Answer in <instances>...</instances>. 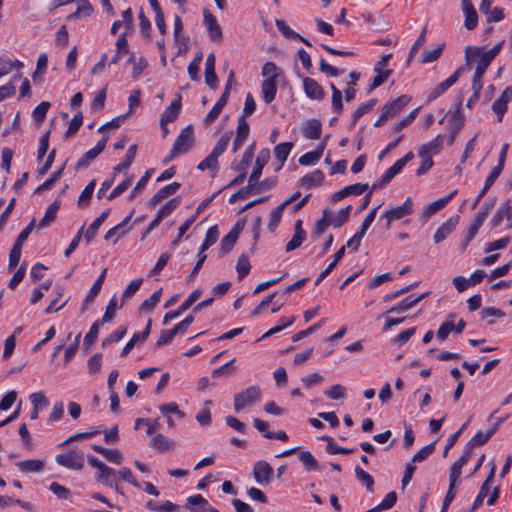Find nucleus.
<instances>
[{"mask_svg": "<svg viewBox=\"0 0 512 512\" xmlns=\"http://www.w3.org/2000/svg\"><path fill=\"white\" fill-rule=\"evenodd\" d=\"M270 156V152L268 149H263L260 151L256 161L254 169L249 177L248 185L244 188H241L236 193L232 194L229 198L231 203H234L239 198H246L249 193H259L262 190L271 189L276 184V178H266L262 182H259V178L262 174L263 167L266 165Z\"/></svg>", "mask_w": 512, "mask_h": 512, "instance_id": "obj_1", "label": "nucleus"}, {"mask_svg": "<svg viewBox=\"0 0 512 512\" xmlns=\"http://www.w3.org/2000/svg\"><path fill=\"white\" fill-rule=\"evenodd\" d=\"M193 143V127L192 125H188L187 127L181 130L180 134L178 135L172 146L170 153L164 160V163H168L174 158H176L178 155L188 152L190 148L193 146Z\"/></svg>", "mask_w": 512, "mask_h": 512, "instance_id": "obj_2", "label": "nucleus"}, {"mask_svg": "<svg viewBox=\"0 0 512 512\" xmlns=\"http://www.w3.org/2000/svg\"><path fill=\"white\" fill-rule=\"evenodd\" d=\"M261 398L259 386L252 385L234 396V411L240 412L248 406H253Z\"/></svg>", "mask_w": 512, "mask_h": 512, "instance_id": "obj_3", "label": "nucleus"}, {"mask_svg": "<svg viewBox=\"0 0 512 512\" xmlns=\"http://www.w3.org/2000/svg\"><path fill=\"white\" fill-rule=\"evenodd\" d=\"M414 203L410 197H407L402 205L392 207L388 209L382 217L386 219V229H389L391 223L397 220H401L414 212Z\"/></svg>", "mask_w": 512, "mask_h": 512, "instance_id": "obj_4", "label": "nucleus"}, {"mask_svg": "<svg viewBox=\"0 0 512 512\" xmlns=\"http://www.w3.org/2000/svg\"><path fill=\"white\" fill-rule=\"evenodd\" d=\"M55 461L58 465L70 470H82L84 466V455L82 452L70 450L66 453L56 456Z\"/></svg>", "mask_w": 512, "mask_h": 512, "instance_id": "obj_5", "label": "nucleus"}, {"mask_svg": "<svg viewBox=\"0 0 512 512\" xmlns=\"http://www.w3.org/2000/svg\"><path fill=\"white\" fill-rule=\"evenodd\" d=\"M274 475V469L265 460L257 461L253 466V477L257 484L266 486L268 485Z\"/></svg>", "mask_w": 512, "mask_h": 512, "instance_id": "obj_6", "label": "nucleus"}, {"mask_svg": "<svg viewBox=\"0 0 512 512\" xmlns=\"http://www.w3.org/2000/svg\"><path fill=\"white\" fill-rule=\"evenodd\" d=\"M465 57L468 64L478 58L476 69H481L484 72L492 62V59L479 47L468 46L465 50Z\"/></svg>", "mask_w": 512, "mask_h": 512, "instance_id": "obj_7", "label": "nucleus"}, {"mask_svg": "<svg viewBox=\"0 0 512 512\" xmlns=\"http://www.w3.org/2000/svg\"><path fill=\"white\" fill-rule=\"evenodd\" d=\"M108 141V137H103L100 139L95 147L88 150L86 153L82 155V157L77 161L75 165V169L79 170L82 168H87L91 162L97 158V156L105 149L106 143Z\"/></svg>", "mask_w": 512, "mask_h": 512, "instance_id": "obj_8", "label": "nucleus"}, {"mask_svg": "<svg viewBox=\"0 0 512 512\" xmlns=\"http://www.w3.org/2000/svg\"><path fill=\"white\" fill-rule=\"evenodd\" d=\"M411 98L407 95H401L391 102L386 103L381 112L388 119L394 118L410 102Z\"/></svg>", "mask_w": 512, "mask_h": 512, "instance_id": "obj_9", "label": "nucleus"}, {"mask_svg": "<svg viewBox=\"0 0 512 512\" xmlns=\"http://www.w3.org/2000/svg\"><path fill=\"white\" fill-rule=\"evenodd\" d=\"M512 99V87H506L501 95L493 102L492 110L498 117V122L502 121L504 114L507 111V104Z\"/></svg>", "mask_w": 512, "mask_h": 512, "instance_id": "obj_10", "label": "nucleus"}, {"mask_svg": "<svg viewBox=\"0 0 512 512\" xmlns=\"http://www.w3.org/2000/svg\"><path fill=\"white\" fill-rule=\"evenodd\" d=\"M459 222V216L455 215L450 217L444 222L435 232L433 240L436 244L444 241L456 228Z\"/></svg>", "mask_w": 512, "mask_h": 512, "instance_id": "obj_11", "label": "nucleus"}, {"mask_svg": "<svg viewBox=\"0 0 512 512\" xmlns=\"http://www.w3.org/2000/svg\"><path fill=\"white\" fill-rule=\"evenodd\" d=\"M203 16L204 24L206 25L210 39L213 41H220L223 34L216 17L208 10H204Z\"/></svg>", "mask_w": 512, "mask_h": 512, "instance_id": "obj_12", "label": "nucleus"}, {"mask_svg": "<svg viewBox=\"0 0 512 512\" xmlns=\"http://www.w3.org/2000/svg\"><path fill=\"white\" fill-rule=\"evenodd\" d=\"M461 8L465 15V28L467 30H473L478 24V14L471 0H461Z\"/></svg>", "mask_w": 512, "mask_h": 512, "instance_id": "obj_13", "label": "nucleus"}, {"mask_svg": "<svg viewBox=\"0 0 512 512\" xmlns=\"http://www.w3.org/2000/svg\"><path fill=\"white\" fill-rule=\"evenodd\" d=\"M303 88L305 94L314 100H323L325 98V92L322 86L314 79L305 77L303 79Z\"/></svg>", "mask_w": 512, "mask_h": 512, "instance_id": "obj_14", "label": "nucleus"}, {"mask_svg": "<svg viewBox=\"0 0 512 512\" xmlns=\"http://www.w3.org/2000/svg\"><path fill=\"white\" fill-rule=\"evenodd\" d=\"M457 193V191H453L447 196L434 200L431 203H429L423 210L422 216L426 219L430 218L432 215L437 213L438 211L442 210L447 203L454 197V195Z\"/></svg>", "mask_w": 512, "mask_h": 512, "instance_id": "obj_15", "label": "nucleus"}, {"mask_svg": "<svg viewBox=\"0 0 512 512\" xmlns=\"http://www.w3.org/2000/svg\"><path fill=\"white\" fill-rule=\"evenodd\" d=\"M369 188L368 184L355 183L346 186L333 194V200L339 201L349 195H360L367 191Z\"/></svg>", "mask_w": 512, "mask_h": 512, "instance_id": "obj_16", "label": "nucleus"}, {"mask_svg": "<svg viewBox=\"0 0 512 512\" xmlns=\"http://www.w3.org/2000/svg\"><path fill=\"white\" fill-rule=\"evenodd\" d=\"M495 471H496V466L494 464H492L490 472H489L487 478L485 479V481L482 483L479 493L473 502L474 508H479L483 504L485 497H487L489 490H490V484L492 483L494 476H495Z\"/></svg>", "mask_w": 512, "mask_h": 512, "instance_id": "obj_17", "label": "nucleus"}, {"mask_svg": "<svg viewBox=\"0 0 512 512\" xmlns=\"http://www.w3.org/2000/svg\"><path fill=\"white\" fill-rule=\"evenodd\" d=\"M326 147V140H323L318 144L314 151L307 152L300 156L298 162L300 165L308 166L315 164L323 155L324 149Z\"/></svg>", "mask_w": 512, "mask_h": 512, "instance_id": "obj_18", "label": "nucleus"}, {"mask_svg": "<svg viewBox=\"0 0 512 512\" xmlns=\"http://www.w3.org/2000/svg\"><path fill=\"white\" fill-rule=\"evenodd\" d=\"M322 124L317 119L308 120L302 128V134L306 139L317 140L321 137Z\"/></svg>", "mask_w": 512, "mask_h": 512, "instance_id": "obj_19", "label": "nucleus"}, {"mask_svg": "<svg viewBox=\"0 0 512 512\" xmlns=\"http://www.w3.org/2000/svg\"><path fill=\"white\" fill-rule=\"evenodd\" d=\"M29 400L33 405V410L31 412L30 418L31 420L38 419L39 412L48 405V399L44 395L43 392L32 393L29 396Z\"/></svg>", "mask_w": 512, "mask_h": 512, "instance_id": "obj_20", "label": "nucleus"}, {"mask_svg": "<svg viewBox=\"0 0 512 512\" xmlns=\"http://www.w3.org/2000/svg\"><path fill=\"white\" fill-rule=\"evenodd\" d=\"M181 108V96L171 102V104L163 111L160 118V125L173 122L177 119Z\"/></svg>", "mask_w": 512, "mask_h": 512, "instance_id": "obj_21", "label": "nucleus"}, {"mask_svg": "<svg viewBox=\"0 0 512 512\" xmlns=\"http://www.w3.org/2000/svg\"><path fill=\"white\" fill-rule=\"evenodd\" d=\"M462 99L460 98L457 103L456 111L450 116L448 122V130L458 134L464 125V116L461 112Z\"/></svg>", "mask_w": 512, "mask_h": 512, "instance_id": "obj_22", "label": "nucleus"}, {"mask_svg": "<svg viewBox=\"0 0 512 512\" xmlns=\"http://www.w3.org/2000/svg\"><path fill=\"white\" fill-rule=\"evenodd\" d=\"M92 449L103 455L110 463L119 465L123 461V455L118 449H107L97 444H93Z\"/></svg>", "mask_w": 512, "mask_h": 512, "instance_id": "obj_23", "label": "nucleus"}, {"mask_svg": "<svg viewBox=\"0 0 512 512\" xmlns=\"http://www.w3.org/2000/svg\"><path fill=\"white\" fill-rule=\"evenodd\" d=\"M181 187V184L178 182H173L171 184H168L158 190L153 197L150 199V205L156 206L160 201H162L164 198L173 195L179 188Z\"/></svg>", "mask_w": 512, "mask_h": 512, "instance_id": "obj_24", "label": "nucleus"}, {"mask_svg": "<svg viewBox=\"0 0 512 512\" xmlns=\"http://www.w3.org/2000/svg\"><path fill=\"white\" fill-rule=\"evenodd\" d=\"M444 137L442 135L436 136L428 143L422 145L418 151V156L438 154L441 150Z\"/></svg>", "mask_w": 512, "mask_h": 512, "instance_id": "obj_25", "label": "nucleus"}, {"mask_svg": "<svg viewBox=\"0 0 512 512\" xmlns=\"http://www.w3.org/2000/svg\"><path fill=\"white\" fill-rule=\"evenodd\" d=\"M149 445L151 448L164 453L174 447V442L169 440L163 434L158 433L150 440Z\"/></svg>", "mask_w": 512, "mask_h": 512, "instance_id": "obj_26", "label": "nucleus"}, {"mask_svg": "<svg viewBox=\"0 0 512 512\" xmlns=\"http://www.w3.org/2000/svg\"><path fill=\"white\" fill-rule=\"evenodd\" d=\"M261 91L265 103H271L277 93V81H274L272 78L265 79L261 84Z\"/></svg>", "mask_w": 512, "mask_h": 512, "instance_id": "obj_27", "label": "nucleus"}, {"mask_svg": "<svg viewBox=\"0 0 512 512\" xmlns=\"http://www.w3.org/2000/svg\"><path fill=\"white\" fill-rule=\"evenodd\" d=\"M404 164L397 160L382 176L380 182L378 184H373L372 190L376 189L377 187L384 186L388 184L403 168Z\"/></svg>", "mask_w": 512, "mask_h": 512, "instance_id": "obj_28", "label": "nucleus"}, {"mask_svg": "<svg viewBox=\"0 0 512 512\" xmlns=\"http://www.w3.org/2000/svg\"><path fill=\"white\" fill-rule=\"evenodd\" d=\"M116 471L105 463L98 469L96 479L97 481L113 486L115 484Z\"/></svg>", "mask_w": 512, "mask_h": 512, "instance_id": "obj_29", "label": "nucleus"}, {"mask_svg": "<svg viewBox=\"0 0 512 512\" xmlns=\"http://www.w3.org/2000/svg\"><path fill=\"white\" fill-rule=\"evenodd\" d=\"M16 466L23 473L41 472L44 468V461L39 459L23 460L17 462Z\"/></svg>", "mask_w": 512, "mask_h": 512, "instance_id": "obj_30", "label": "nucleus"}, {"mask_svg": "<svg viewBox=\"0 0 512 512\" xmlns=\"http://www.w3.org/2000/svg\"><path fill=\"white\" fill-rule=\"evenodd\" d=\"M60 207V201L55 200L53 201L48 208L46 209V212L43 216V218L38 223V228H44L48 226L50 223H52L57 216V212Z\"/></svg>", "mask_w": 512, "mask_h": 512, "instance_id": "obj_31", "label": "nucleus"}, {"mask_svg": "<svg viewBox=\"0 0 512 512\" xmlns=\"http://www.w3.org/2000/svg\"><path fill=\"white\" fill-rule=\"evenodd\" d=\"M110 213V210H106L104 212H102L100 214V216H98L93 222L92 224L89 226V228L87 229V231L85 232L84 234V238L87 242H90L97 234L99 228L101 227V225L103 224V222L106 220V218L108 217Z\"/></svg>", "mask_w": 512, "mask_h": 512, "instance_id": "obj_32", "label": "nucleus"}, {"mask_svg": "<svg viewBox=\"0 0 512 512\" xmlns=\"http://www.w3.org/2000/svg\"><path fill=\"white\" fill-rule=\"evenodd\" d=\"M208 501L200 494L192 495L187 498L186 508L191 512H205Z\"/></svg>", "mask_w": 512, "mask_h": 512, "instance_id": "obj_33", "label": "nucleus"}, {"mask_svg": "<svg viewBox=\"0 0 512 512\" xmlns=\"http://www.w3.org/2000/svg\"><path fill=\"white\" fill-rule=\"evenodd\" d=\"M24 64L19 60H11L6 56L0 57V78L8 75L12 70H20Z\"/></svg>", "mask_w": 512, "mask_h": 512, "instance_id": "obj_34", "label": "nucleus"}, {"mask_svg": "<svg viewBox=\"0 0 512 512\" xmlns=\"http://www.w3.org/2000/svg\"><path fill=\"white\" fill-rule=\"evenodd\" d=\"M324 180V173L317 169L310 174H306L301 178V186L309 189L320 185Z\"/></svg>", "mask_w": 512, "mask_h": 512, "instance_id": "obj_35", "label": "nucleus"}, {"mask_svg": "<svg viewBox=\"0 0 512 512\" xmlns=\"http://www.w3.org/2000/svg\"><path fill=\"white\" fill-rule=\"evenodd\" d=\"M499 175L500 174L498 173V170L497 171L496 170H491L490 171L488 177L486 178V181L484 183L483 188L481 189V191L479 192V194L477 195V197L475 198V200L471 204V208L472 209L476 208V206L479 204L480 200L485 196V194L488 192L490 187L494 184V182L499 177Z\"/></svg>", "mask_w": 512, "mask_h": 512, "instance_id": "obj_36", "label": "nucleus"}, {"mask_svg": "<svg viewBox=\"0 0 512 512\" xmlns=\"http://www.w3.org/2000/svg\"><path fill=\"white\" fill-rule=\"evenodd\" d=\"M293 148L292 142H283L275 146L274 155L275 158L279 161V169L282 168L283 164L287 160L291 150Z\"/></svg>", "mask_w": 512, "mask_h": 512, "instance_id": "obj_37", "label": "nucleus"}, {"mask_svg": "<svg viewBox=\"0 0 512 512\" xmlns=\"http://www.w3.org/2000/svg\"><path fill=\"white\" fill-rule=\"evenodd\" d=\"M137 152V145L133 144L131 145L125 155V158H123V161L120 162L116 167H114V174L127 170L131 164L133 163L135 156Z\"/></svg>", "mask_w": 512, "mask_h": 512, "instance_id": "obj_38", "label": "nucleus"}, {"mask_svg": "<svg viewBox=\"0 0 512 512\" xmlns=\"http://www.w3.org/2000/svg\"><path fill=\"white\" fill-rule=\"evenodd\" d=\"M331 225V220L329 219V211L328 209L323 210L322 217L317 220L314 231L312 232V238L320 237L327 227Z\"/></svg>", "mask_w": 512, "mask_h": 512, "instance_id": "obj_39", "label": "nucleus"}, {"mask_svg": "<svg viewBox=\"0 0 512 512\" xmlns=\"http://www.w3.org/2000/svg\"><path fill=\"white\" fill-rule=\"evenodd\" d=\"M352 206L348 205L345 208L340 209L335 215L330 216L331 225L335 228L341 227L345 222L348 221Z\"/></svg>", "mask_w": 512, "mask_h": 512, "instance_id": "obj_40", "label": "nucleus"}, {"mask_svg": "<svg viewBox=\"0 0 512 512\" xmlns=\"http://www.w3.org/2000/svg\"><path fill=\"white\" fill-rule=\"evenodd\" d=\"M299 460L304 465L306 471H315L319 470L318 461L309 451H301L298 454Z\"/></svg>", "mask_w": 512, "mask_h": 512, "instance_id": "obj_41", "label": "nucleus"}, {"mask_svg": "<svg viewBox=\"0 0 512 512\" xmlns=\"http://www.w3.org/2000/svg\"><path fill=\"white\" fill-rule=\"evenodd\" d=\"M93 12V7L88 0H78L77 10L68 16V20H73L78 17H89Z\"/></svg>", "mask_w": 512, "mask_h": 512, "instance_id": "obj_42", "label": "nucleus"}, {"mask_svg": "<svg viewBox=\"0 0 512 512\" xmlns=\"http://www.w3.org/2000/svg\"><path fill=\"white\" fill-rule=\"evenodd\" d=\"M376 104V99H371L367 103H363L357 107L352 114L351 125L355 126L357 121L366 113L370 112Z\"/></svg>", "mask_w": 512, "mask_h": 512, "instance_id": "obj_43", "label": "nucleus"}, {"mask_svg": "<svg viewBox=\"0 0 512 512\" xmlns=\"http://www.w3.org/2000/svg\"><path fill=\"white\" fill-rule=\"evenodd\" d=\"M95 185H96V180L93 179L82 190V192L78 198V205L80 207H86L90 203V200L92 198V195H93V192L95 189Z\"/></svg>", "mask_w": 512, "mask_h": 512, "instance_id": "obj_44", "label": "nucleus"}, {"mask_svg": "<svg viewBox=\"0 0 512 512\" xmlns=\"http://www.w3.org/2000/svg\"><path fill=\"white\" fill-rule=\"evenodd\" d=\"M64 167L65 166L63 165L57 171L53 172L45 182L35 189L34 193L49 190L62 177Z\"/></svg>", "mask_w": 512, "mask_h": 512, "instance_id": "obj_45", "label": "nucleus"}, {"mask_svg": "<svg viewBox=\"0 0 512 512\" xmlns=\"http://www.w3.org/2000/svg\"><path fill=\"white\" fill-rule=\"evenodd\" d=\"M436 441H433L418 450L412 457V463H420L426 460L435 451Z\"/></svg>", "mask_w": 512, "mask_h": 512, "instance_id": "obj_46", "label": "nucleus"}, {"mask_svg": "<svg viewBox=\"0 0 512 512\" xmlns=\"http://www.w3.org/2000/svg\"><path fill=\"white\" fill-rule=\"evenodd\" d=\"M251 265L246 254H241L238 258L236 270L239 280H242L250 272Z\"/></svg>", "mask_w": 512, "mask_h": 512, "instance_id": "obj_47", "label": "nucleus"}, {"mask_svg": "<svg viewBox=\"0 0 512 512\" xmlns=\"http://www.w3.org/2000/svg\"><path fill=\"white\" fill-rule=\"evenodd\" d=\"M237 232L230 231L226 236H224L221 240L220 253L222 255L227 254L237 242Z\"/></svg>", "mask_w": 512, "mask_h": 512, "instance_id": "obj_48", "label": "nucleus"}, {"mask_svg": "<svg viewBox=\"0 0 512 512\" xmlns=\"http://www.w3.org/2000/svg\"><path fill=\"white\" fill-rule=\"evenodd\" d=\"M218 237H219V231H218L217 226L210 227L206 232L205 239H204L202 245L200 246L201 252H205L214 243H216V241L218 240Z\"/></svg>", "mask_w": 512, "mask_h": 512, "instance_id": "obj_49", "label": "nucleus"}, {"mask_svg": "<svg viewBox=\"0 0 512 512\" xmlns=\"http://www.w3.org/2000/svg\"><path fill=\"white\" fill-rule=\"evenodd\" d=\"M493 430H487L485 433L477 432L467 443V446L473 449L474 446H482L492 437Z\"/></svg>", "mask_w": 512, "mask_h": 512, "instance_id": "obj_50", "label": "nucleus"}, {"mask_svg": "<svg viewBox=\"0 0 512 512\" xmlns=\"http://www.w3.org/2000/svg\"><path fill=\"white\" fill-rule=\"evenodd\" d=\"M354 471L356 478L366 486L368 491L372 492L374 488L373 477L359 466H356Z\"/></svg>", "mask_w": 512, "mask_h": 512, "instance_id": "obj_51", "label": "nucleus"}, {"mask_svg": "<svg viewBox=\"0 0 512 512\" xmlns=\"http://www.w3.org/2000/svg\"><path fill=\"white\" fill-rule=\"evenodd\" d=\"M255 143L251 144L243 153L242 160L239 164L234 166L236 171H245L254 157Z\"/></svg>", "mask_w": 512, "mask_h": 512, "instance_id": "obj_52", "label": "nucleus"}, {"mask_svg": "<svg viewBox=\"0 0 512 512\" xmlns=\"http://www.w3.org/2000/svg\"><path fill=\"white\" fill-rule=\"evenodd\" d=\"M417 303L413 295L406 297L404 300L399 302L397 305L391 307L388 313H402L415 306Z\"/></svg>", "mask_w": 512, "mask_h": 512, "instance_id": "obj_53", "label": "nucleus"}, {"mask_svg": "<svg viewBox=\"0 0 512 512\" xmlns=\"http://www.w3.org/2000/svg\"><path fill=\"white\" fill-rule=\"evenodd\" d=\"M161 295H162V288H159L150 296V298L146 299L141 304L140 310L145 311V312H151L155 308L157 303L160 301Z\"/></svg>", "mask_w": 512, "mask_h": 512, "instance_id": "obj_54", "label": "nucleus"}, {"mask_svg": "<svg viewBox=\"0 0 512 512\" xmlns=\"http://www.w3.org/2000/svg\"><path fill=\"white\" fill-rule=\"evenodd\" d=\"M261 74L263 77L277 81V78L281 75V69L274 62L268 61L263 65Z\"/></svg>", "mask_w": 512, "mask_h": 512, "instance_id": "obj_55", "label": "nucleus"}, {"mask_svg": "<svg viewBox=\"0 0 512 512\" xmlns=\"http://www.w3.org/2000/svg\"><path fill=\"white\" fill-rule=\"evenodd\" d=\"M202 58H203L202 53H198L188 66L187 72H188L190 78L194 81H198L200 79L199 78V69H200V64L202 62Z\"/></svg>", "mask_w": 512, "mask_h": 512, "instance_id": "obj_56", "label": "nucleus"}, {"mask_svg": "<svg viewBox=\"0 0 512 512\" xmlns=\"http://www.w3.org/2000/svg\"><path fill=\"white\" fill-rule=\"evenodd\" d=\"M323 439H325L327 441V451L331 454H343V455H346V454H350V453H353L355 451V449L353 448H345V447H340L338 446L332 437H323Z\"/></svg>", "mask_w": 512, "mask_h": 512, "instance_id": "obj_57", "label": "nucleus"}, {"mask_svg": "<svg viewBox=\"0 0 512 512\" xmlns=\"http://www.w3.org/2000/svg\"><path fill=\"white\" fill-rule=\"evenodd\" d=\"M50 108V103L42 101L33 110V119L36 124H40L46 117V114Z\"/></svg>", "mask_w": 512, "mask_h": 512, "instance_id": "obj_58", "label": "nucleus"}, {"mask_svg": "<svg viewBox=\"0 0 512 512\" xmlns=\"http://www.w3.org/2000/svg\"><path fill=\"white\" fill-rule=\"evenodd\" d=\"M83 123V115L81 112L75 114L68 125V129L65 132V137L69 138L76 134Z\"/></svg>", "mask_w": 512, "mask_h": 512, "instance_id": "obj_59", "label": "nucleus"}, {"mask_svg": "<svg viewBox=\"0 0 512 512\" xmlns=\"http://www.w3.org/2000/svg\"><path fill=\"white\" fill-rule=\"evenodd\" d=\"M484 71H481V69H476L472 78V90H473V98H479L483 84H482V78L484 75Z\"/></svg>", "mask_w": 512, "mask_h": 512, "instance_id": "obj_60", "label": "nucleus"}, {"mask_svg": "<svg viewBox=\"0 0 512 512\" xmlns=\"http://www.w3.org/2000/svg\"><path fill=\"white\" fill-rule=\"evenodd\" d=\"M231 134L232 132H227L223 134L217 141L216 145L214 146L211 153L215 155L217 158H219V156L226 150L231 138Z\"/></svg>", "mask_w": 512, "mask_h": 512, "instance_id": "obj_61", "label": "nucleus"}, {"mask_svg": "<svg viewBox=\"0 0 512 512\" xmlns=\"http://www.w3.org/2000/svg\"><path fill=\"white\" fill-rule=\"evenodd\" d=\"M285 207H283L281 204L274 208L271 212H270V220H269V223H268V229L273 232L276 227L278 226L280 220H281V217H282V214H283V211H284Z\"/></svg>", "mask_w": 512, "mask_h": 512, "instance_id": "obj_62", "label": "nucleus"}, {"mask_svg": "<svg viewBox=\"0 0 512 512\" xmlns=\"http://www.w3.org/2000/svg\"><path fill=\"white\" fill-rule=\"evenodd\" d=\"M324 394L332 400H339L345 397L346 389L344 386L340 384H335L331 386L329 389L325 390Z\"/></svg>", "mask_w": 512, "mask_h": 512, "instance_id": "obj_63", "label": "nucleus"}, {"mask_svg": "<svg viewBox=\"0 0 512 512\" xmlns=\"http://www.w3.org/2000/svg\"><path fill=\"white\" fill-rule=\"evenodd\" d=\"M100 324L101 322L99 320L95 321L90 327V330L85 335L84 346H86L87 348L96 341L99 333Z\"/></svg>", "mask_w": 512, "mask_h": 512, "instance_id": "obj_64", "label": "nucleus"}]
</instances>
